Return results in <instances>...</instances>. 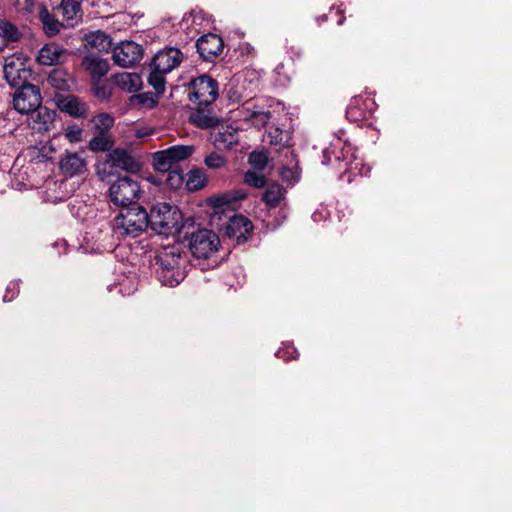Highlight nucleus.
I'll list each match as a JSON object with an SVG mask.
<instances>
[{
  "mask_svg": "<svg viewBox=\"0 0 512 512\" xmlns=\"http://www.w3.org/2000/svg\"><path fill=\"white\" fill-rule=\"evenodd\" d=\"M159 281L166 286H176L185 278L186 257L178 245L163 247L155 256Z\"/></svg>",
  "mask_w": 512,
  "mask_h": 512,
  "instance_id": "nucleus-1",
  "label": "nucleus"
},
{
  "mask_svg": "<svg viewBox=\"0 0 512 512\" xmlns=\"http://www.w3.org/2000/svg\"><path fill=\"white\" fill-rule=\"evenodd\" d=\"M149 226L147 211L141 206L123 208L114 218L112 228L118 236L135 238Z\"/></svg>",
  "mask_w": 512,
  "mask_h": 512,
  "instance_id": "nucleus-2",
  "label": "nucleus"
},
{
  "mask_svg": "<svg viewBox=\"0 0 512 512\" xmlns=\"http://www.w3.org/2000/svg\"><path fill=\"white\" fill-rule=\"evenodd\" d=\"M149 227L160 235H169L180 228L181 212L168 203H157L148 213Z\"/></svg>",
  "mask_w": 512,
  "mask_h": 512,
  "instance_id": "nucleus-3",
  "label": "nucleus"
},
{
  "mask_svg": "<svg viewBox=\"0 0 512 512\" xmlns=\"http://www.w3.org/2000/svg\"><path fill=\"white\" fill-rule=\"evenodd\" d=\"M192 145H175L168 149L157 151L152 156L153 168L158 172H165L178 168V164L188 159L194 152Z\"/></svg>",
  "mask_w": 512,
  "mask_h": 512,
  "instance_id": "nucleus-4",
  "label": "nucleus"
},
{
  "mask_svg": "<svg viewBox=\"0 0 512 512\" xmlns=\"http://www.w3.org/2000/svg\"><path fill=\"white\" fill-rule=\"evenodd\" d=\"M139 183L129 176L118 178L109 189L110 200L117 206L133 204L140 197Z\"/></svg>",
  "mask_w": 512,
  "mask_h": 512,
  "instance_id": "nucleus-5",
  "label": "nucleus"
},
{
  "mask_svg": "<svg viewBox=\"0 0 512 512\" xmlns=\"http://www.w3.org/2000/svg\"><path fill=\"white\" fill-rule=\"evenodd\" d=\"M189 90V99L200 106H210L218 97V84L207 75L193 79Z\"/></svg>",
  "mask_w": 512,
  "mask_h": 512,
  "instance_id": "nucleus-6",
  "label": "nucleus"
},
{
  "mask_svg": "<svg viewBox=\"0 0 512 512\" xmlns=\"http://www.w3.org/2000/svg\"><path fill=\"white\" fill-rule=\"evenodd\" d=\"M219 244V238L213 231L200 229L191 234L189 249L193 256L206 259L217 251Z\"/></svg>",
  "mask_w": 512,
  "mask_h": 512,
  "instance_id": "nucleus-7",
  "label": "nucleus"
},
{
  "mask_svg": "<svg viewBox=\"0 0 512 512\" xmlns=\"http://www.w3.org/2000/svg\"><path fill=\"white\" fill-rule=\"evenodd\" d=\"M42 97L40 90L33 84L18 87L14 94V108L22 114H28L41 106Z\"/></svg>",
  "mask_w": 512,
  "mask_h": 512,
  "instance_id": "nucleus-8",
  "label": "nucleus"
},
{
  "mask_svg": "<svg viewBox=\"0 0 512 512\" xmlns=\"http://www.w3.org/2000/svg\"><path fill=\"white\" fill-rule=\"evenodd\" d=\"M142 56L141 46L133 41L121 42L112 51L114 63L123 68L135 65L142 59Z\"/></svg>",
  "mask_w": 512,
  "mask_h": 512,
  "instance_id": "nucleus-9",
  "label": "nucleus"
},
{
  "mask_svg": "<svg viewBox=\"0 0 512 512\" xmlns=\"http://www.w3.org/2000/svg\"><path fill=\"white\" fill-rule=\"evenodd\" d=\"M183 53L175 47H166L160 50L152 60V68L162 73H169L180 65Z\"/></svg>",
  "mask_w": 512,
  "mask_h": 512,
  "instance_id": "nucleus-10",
  "label": "nucleus"
},
{
  "mask_svg": "<svg viewBox=\"0 0 512 512\" xmlns=\"http://www.w3.org/2000/svg\"><path fill=\"white\" fill-rule=\"evenodd\" d=\"M59 169L68 177L84 174L87 170V162L84 152L66 151L59 160Z\"/></svg>",
  "mask_w": 512,
  "mask_h": 512,
  "instance_id": "nucleus-11",
  "label": "nucleus"
},
{
  "mask_svg": "<svg viewBox=\"0 0 512 512\" xmlns=\"http://www.w3.org/2000/svg\"><path fill=\"white\" fill-rule=\"evenodd\" d=\"M4 77L11 87H21L26 85L30 70L24 67V64L18 59H7L3 67Z\"/></svg>",
  "mask_w": 512,
  "mask_h": 512,
  "instance_id": "nucleus-12",
  "label": "nucleus"
},
{
  "mask_svg": "<svg viewBox=\"0 0 512 512\" xmlns=\"http://www.w3.org/2000/svg\"><path fill=\"white\" fill-rule=\"evenodd\" d=\"M196 47L200 56L204 60L210 61L222 52L223 41L220 36L209 33L197 40Z\"/></svg>",
  "mask_w": 512,
  "mask_h": 512,
  "instance_id": "nucleus-13",
  "label": "nucleus"
},
{
  "mask_svg": "<svg viewBox=\"0 0 512 512\" xmlns=\"http://www.w3.org/2000/svg\"><path fill=\"white\" fill-rule=\"evenodd\" d=\"M252 227V223L248 218L242 215H235L226 224L225 234L229 238H235L237 243H244L252 231Z\"/></svg>",
  "mask_w": 512,
  "mask_h": 512,
  "instance_id": "nucleus-14",
  "label": "nucleus"
},
{
  "mask_svg": "<svg viewBox=\"0 0 512 512\" xmlns=\"http://www.w3.org/2000/svg\"><path fill=\"white\" fill-rule=\"evenodd\" d=\"M27 123L31 129L38 133L47 132L53 124L55 112L47 107L39 108L27 114Z\"/></svg>",
  "mask_w": 512,
  "mask_h": 512,
  "instance_id": "nucleus-15",
  "label": "nucleus"
},
{
  "mask_svg": "<svg viewBox=\"0 0 512 512\" xmlns=\"http://www.w3.org/2000/svg\"><path fill=\"white\" fill-rule=\"evenodd\" d=\"M104 165L129 172H136L140 168L139 163L132 155H130L126 150L119 148L113 150L107 155Z\"/></svg>",
  "mask_w": 512,
  "mask_h": 512,
  "instance_id": "nucleus-16",
  "label": "nucleus"
},
{
  "mask_svg": "<svg viewBox=\"0 0 512 512\" xmlns=\"http://www.w3.org/2000/svg\"><path fill=\"white\" fill-rule=\"evenodd\" d=\"M56 104L58 108L74 118L86 117L88 114V107L86 103L80 101L72 94L57 95Z\"/></svg>",
  "mask_w": 512,
  "mask_h": 512,
  "instance_id": "nucleus-17",
  "label": "nucleus"
},
{
  "mask_svg": "<svg viewBox=\"0 0 512 512\" xmlns=\"http://www.w3.org/2000/svg\"><path fill=\"white\" fill-rule=\"evenodd\" d=\"M81 65L89 73L93 82L100 81L109 71V62L94 53L87 54Z\"/></svg>",
  "mask_w": 512,
  "mask_h": 512,
  "instance_id": "nucleus-18",
  "label": "nucleus"
},
{
  "mask_svg": "<svg viewBox=\"0 0 512 512\" xmlns=\"http://www.w3.org/2000/svg\"><path fill=\"white\" fill-rule=\"evenodd\" d=\"M67 50L55 43L45 44L38 52L37 62L40 65L52 66L63 62Z\"/></svg>",
  "mask_w": 512,
  "mask_h": 512,
  "instance_id": "nucleus-19",
  "label": "nucleus"
},
{
  "mask_svg": "<svg viewBox=\"0 0 512 512\" xmlns=\"http://www.w3.org/2000/svg\"><path fill=\"white\" fill-rule=\"evenodd\" d=\"M189 121L201 129L215 127L219 122L218 118L214 115L209 106L200 105L191 111Z\"/></svg>",
  "mask_w": 512,
  "mask_h": 512,
  "instance_id": "nucleus-20",
  "label": "nucleus"
},
{
  "mask_svg": "<svg viewBox=\"0 0 512 512\" xmlns=\"http://www.w3.org/2000/svg\"><path fill=\"white\" fill-rule=\"evenodd\" d=\"M212 139L218 150H229L238 142V133L231 126H222L212 135Z\"/></svg>",
  "mask_w": 512,
  "mask_h": 512,
  "instance_id": "nucleus-21",
  "label": "nucleus"
},
{
  "mask_svg": "<svg viewBox=\"0 0 512 512\" xmlns=\"http://www.w3.org/2000/svg\"><path fill=\"white\" fill-rule=\"evenodd\" d=\"M48 84L58 91H71L75 82L73 77L63 69H54L47 78Z\"/></svg>",
  "mask_w": 512,
  "mask_h": 512,
  "instance_id": "nucleus-22",
  "label": "nucleus"
},
{
  "mask_svg": "<svg viewBox=\"0 0 512 512\" xmlns=\"http://www.w3.org/2000/svg\"><path fill=\"white\" fill-rule=\"evenodd\" d=\"M115 85L124 92L134 93L141 89L142 79L137 73L123 72L114 76Z\"/></svg>",
  "mask_w": 512,
  "mask_h": 512,
  "instance_id": "nucleus-23",
  "label": "nucleus"
},
{
  "mask_svg": "<svg viewBox=\"0 0 512 512\" xmlns=\"http://www.w3.org/2000/svg\"><path fill=\"white\" fill-rule=\"evenodd\" d=\"M37 11L45 34L49 37L57 35L62 27V24L58 21V19L50 14L44 5H39Z\"/></svg>",
  "mask_w": 512,
  "mask_h": 512,
  "instance_id": "nucleus-24",
  "label": "nucleus"
},
{
  "mask_svg": "<svg viewBox=\"0 0 512 512\" xmlns=\"http://www.w3.org/2000/svg\"><path fill=\"white\" fill-rule=\"evenodd\" d=\"M284 198L285 190L281 185L277 183L270 184L262 196V200L269 208L278 207L281 205V202L284 200Z\"/></svg>",
  "mask_w": 512,
  "mask_h": 512,
  "instance_id": "nucleus-25",
  "label": "nucleus"
},
{
  "mask_svg": "<svg viewBox=\"0 0 512 512\" xmlns=\"http://www.w3.org/2000/svg\"><path fill=\"white\" fill-rule=\"evenodd\" d=\"M20 38V32L12 23L0 19V50L5 48L8 43L15 42Z\"/></svg>",
  "mask_w": 512,
  "mask_h": 512,
  "instance_id": "nucleus-26",
  "label": "nucleus"
},
{
  "mask_svg": "<svg viewBox=\"0 0 512 512\" xmlns=\"http://www.w3.org/2000/svg\"><path fill=\"white\" fill-rule=\"evenodd\" d=\"M85 40L87 45L98 51H108L111 47L110 37L101 31L91 32L86 35Z\"/></svg>",
  "mask_w": 512,
  "mask_h": 512,
  "instance_id": "nucleus-27",
  "label": "nucleus"
},
{
  "mask_svg": "<svg viewBox=\"0 0 512 512\" xmlns=\"http://www.w3.org/2000/svg\"><path fill=\"white\" fill-rule=\"evenodd\" d=\"M243 115L246 121L250 122L257 128L265 126L271 118V113L269 111L251 110L250 108H245L243 110Z\"/></svg>",
  "mask_w": 512,
  "mask_h": 512,
  "instance_id": "nucleus-28",
  "label": "nucleus"
},
{
  "mask_svg": "<svg viewBox=\"0 0 512 512\" xmlns=\"http://www.w3.org/2000/svg\"><path fill=\"white\" fill-rule=\"evenodd\" d=\"M66 21H73L81 10V0H62L57 8Z\"/></svg>",
  "mask_w": 512,
  "mask_h": 512,
  "instance_id": "nucleus-29",
  "label": "nucleus"
},
{
  "mask_svg": "<svg viewBox=\"0 0 512 512\" xmlns=\"http://www.w3.org/2000/svg\"><path fill=\"white\" fill-rule=\"evenodd\" d=\"M92 123L97 133L109 134L110 129L114 125V117L108 113H100L93 117Z\"/></svg>",
  "mask_w": 512,
  "mask_h": 512,
  "instance_id": "nucleus-30",
  "label": "nucleus"
},
{
  "mask_svg": "<svg viewBox=\"0 0 512 512\" xmlns=\"http://www.w3.org/2000/svg\"><path fill=\"white\" fill-rule=\"evenodd\" d=\"M113 146V140L109 134H100L97 133L88 144V147L91 151H106L109 150Z\"/></svg>",
  "mask_w": 512,
  "mask_h": 512,
  "instance_id": "nucleus-31",
  "label": "nucleus"
},
{
  "mask_svg": "<svg viewBox=\"0 0 512 512\" xmlns=\"http://www.w3.org/2000/svg\"><path fill=\"white\" fill-rule=\"evenodd\" d=\"M342 143L340 140H337L336 144H333L331 147H328L323 150V164H328L331 161V155L335 157L337 161H345L346 158L344 156V147H341Z\"/></svg>",
  "mask_w": 512,
  "mask_h": 512,
  "instance_id": "nucleus-32",
  "label": "nucleus"
},
{
  "mask_svg": "<svg viewBox=\"0 0 512 512\" xmlns=\"http://www.w3.org/2000/svg\"><path fill=\"white\" fill-rule=\"evenodd\" d=\"M206 177L201 170H192L188 174L186 185L189 190L196 191L205 186Z\"/></svg>",
  "mask_w": 512,
  "mask_h": 512,
  "instance_id": "nucleus-33",
  "label": "nucleus"
},
{
  "mask_svg": "<svg viewBox=\"0 0 512 512\" xmlns=\"http://www.w3.org/2000/svg\"><path fill=\"white\" fill-rule=\"evenodd\" d=\"M226 163H227L226 158L223 155L216 153V152H212V153L208 154L204 159V164L208 168L214 169V170H218V169L225 167Z\"/></svg>",
  "mask_w": 512,
  "mask_h": 512,
  "instance_id": "nucleus-34",
  "label": "nucleus"
},
{
  "mask_svg": "<svg viewBox=\"0 0 512 512\" xmlns=\"http://www.w3.org/2000/svg\"><path fill=\"white\" fill-rule=\"evenodd\" d=\"M166 73H162L158 70H155L153 68L152 72L149 75L148 81L151 86L156 90L157 93L164 92L165 89V81H164V75Z\"/></svg>",
  "mask_w": 512,
  "mask_h": 512,
  "instance_id": "nucleus-35",
  "label": "nucleus"
},
{
  "mask_svg": "<svg viewBox=\"0 0 512 512\" xmlns=\"http://www.w3.org/2000/svg\"><path fill=\"white\" fill-rule=\"evenodd\" d=\"M267 156L263 152H252L249 156V163L258 171H262L267 165Z\"/></svg>",
  "mask_w": 512,
  "mask_h": 512,
  "instance_id": "nucleus-36",
  "label": "nucleus"
},
{
  "mask_svg": "<svg viewBox=\"0 0 512 512\" xmlns=\"http://www.w3.org/2000/svg\"><path fill=\"white\" fill-rule=\"evenodd\" d=\"M244 181L255 188H261L265 185V177L255 171H247L244 175Z\"/></svg>",
  "mask_w": 512,
  "mask_h": 512,
  "instance_id": "nucleus-37",
  "label": "nucleus"
},
{
  "mask_svg": "<svg viewBox=\"0 0 512 512\" xmlns=\"http://www.w3.org/2000/svg\"><path fill=\"white\" fill-rule=\"evenodd\" d=\"M83 130L78 125H70L64 131L65 138L70 143H78L82 140Z\"/></svg>",
  "mask_w": 512,
  "mask_h": 512,
  "instance_id": "nucleus-38",
  "label": "nucleus"
},
{
  "mask_svg": "<svg viewBox=\"0 0 512 512\" xmlns=\"http://www.w3.org/2000/svg\"><path fill=\"white\" fill-rule=\"evenodd\" d=\"M284 137L285 133L279 128H270L266 139L271 145H282L284 144Z\"/></svg>",
  "mask_w": 512,
  "mask_h": 512,
  "instance_id": "nucleus-39",
  "label": "nucleus"
},
{
  "mask_svg": "<svg viewBox=\"0 0 512 512\" xmlns=\"http://www.w3.org/2000/svg\"><path fill=\"white\" fill-rule=\"evenodd\" d=\"M168 176H167V183L173 187V188H178L182 185L183 183V176H182V173L180 172V170L178 168L176 169H171V170H168Z\"/></svg>",
  "mask_w": 512,
  "mask_h": 512,
  "instance_id": "nucleus-40",
  "label": "nucleus"
},
{
  "mask_svg": "<svg viewBox=\"0 0 512 512\" xmlns=\"http://www.w3.org/2000/svg\"><path fill=\"white\" fill-rule=\"evenodd\" d=\"M130 100L132 103L136 102L137 104L150 108H152L156 104V100L153 98L152 95H149L148 93L132 96Z\"/></svg>",
  "mask_w": 512,
  "mask_h": 512,
  "instance_id": "nucleus-41",
  "label": "nucleus"
},
{
  "mask_svg": "<svg viewBox=\"0 0 512 512\" xmlns=\"http://www.w3.org/2000/svg\"><path fill=\"white\" fill-rule=\"evenodd\" d=\"M232 198L228 194L215 195L209 199L210 205L221 208L230 205Z\"/></svg>",
  "mask_w": 512,
  "mask_h": 512,
  "instance_id": "nucleus-42",
  "label": "nucleus"
},
{
  "mask_svg": "<svg viewBox=\"0 0 512 512\" xmlns=\"http://www.w3.org/2000/svg\"><path fill=\"white\" fill-rule=\"evenodd\" d=\"M360 101H361V98L360 97H355L353 98V100L351 101L348 109H347V115L349 118L353 119V120H358L359 117L362 116L361 113H358L359 112V104H360Z\"/></svg>",
  "mask_w": 512,
  "mask_h": 512,
  "instance_id": "nucleus-43",
  "label": "nucleus"
},
{
  "mask_svg": "<svg viewBox=\"0 0 512 512\" xmlns=\"http://www.w3.org/2000/svg\"><path fill=\"white\" fill-rule=\"evenodd\" d=\"M93 84H94V93L98 99L107 100L110 97V90L106 85L101 84L100 81L93 82Z\"/></svg>",
  "mask_w": 512,
  "mask_h": 512,
  "instance_id": "nucleus-44",
  "label": "nucleus"
},
{
  "mask_svg": "<svg viewBox=\"0 0 512 512\" xmlns=\"http://www.w3.org/2000/svg\"><path fill=\"white\" fill-rule=\"evenodd\" d=\"M280 176L284 181L295 182L298 179V173L292 168L283 167L280 172Z\"/></svg>",
  "mask_w": 512,
  "mask_h": 512,
  "instance_id": "nucleus-45",
  "label": "nucleus"
},
{
  "mask_svg": "<svg viewBox=\"0 0 512 512\" xmlns=\"http://www.w3.org/2000/svg\"><path fill=\"white\" fill-rule=\"evenodd\" d=\"M150 134H152V131H150V130H148V129H138V130L136 131V136H137L138 138H143V137L148 136V135H150Z\"/></svg>",
  "mask_w": 512,
  "mask_h": 512,
  "instance_id": "nucleus-46",
  "label": "nucleus"
},
{
  "mask_svg": "<svg viewBox=\"0 0 512 512\" xmlns=\"http://www.w3.org/2000/svg\"><path fill=\"white\" fill-rule=\"evenodd\" d=\"M246 197V193L242 192V191H238L237 192V196H235L233 199L234 200H240V199H243Z\"/></svg>",
  "mask_w": 512,
  "mask_h": 512,
  "instance_id": "nucleus-47",
  "label": "nucleus"
},
{
  "mask_svg": "<svg viewBox=\"0 0 512 512\" xmlns=\"http://www.w3.org/2000/svg\"><path fill=\"white\" fill-rule=\"evenodd\" d=\"M67 186V182H61L60 183V187H66Z\"/></svg>",
  "mask_w": 512,
  "mask_h": 512,
  "instance_id": "nucleus-48",
  "label": "nucleus"
}]
</instances>
